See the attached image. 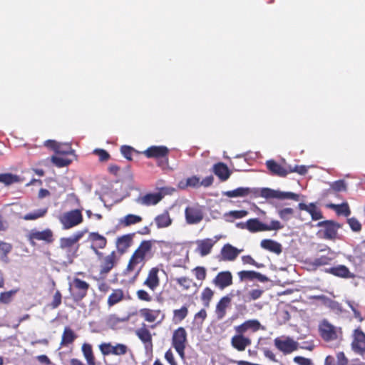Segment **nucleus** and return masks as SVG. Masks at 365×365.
<instances>
[{"instance_id":"f257e3e1","label":"nucleus","mask_w":365,"mask_h":365,"mask_svg":"<svg viewBox=\"0 0 365 365\" xmlns=\"http://www.w3.org/2000/svg\"><path fill=\"white\" fill-rule=\"evenodd\" d=\"M253 194L255 197H262L266 199H291L295 201L299 200V195L292 192H282L264 187L260 190L251 189L249 187H238L233 190L227 191L225 195L229 197H245Z\"/></svg>"},{"instance_id":"f03ea898","label":"nucleus","mask_w":365,"mask_h":365,"mask_svg":"<svg viewBox=\"0 0 365 365\" xmlns=\"http://www.w3.org/2000/svg\"><path fill=\"white\" fill-rule=\"evenodd\" d=\"M84 235L83 231H78L69 237H63L59 240V248L65 253L70 261L78 257L80 247L79 241Z\"/></svg>"},{"instance_id":"7ed1b4c3","label":"nucleus","mask_w":365,"mask_h":365,"mask_svg":"<svg viewBox=\"0 0 365 365\" xmlns=\"http://www.w3.org/2000/svg\"><path fill=\"white\" fill-rule=\"evenodd\" d=\"M169 149L165 145H152L141 153L147 158L155 159L157 165L165 170L169 167Z\"/></svg>"},{"instance_id":"20e7f679","label":"nucleus","mask_w":365,"mask_h":365,"mask_svg":"<svg viewBox=\"0 0 365 365\" xmlns=\"http://www.w3.org/2000/svg\"><path fill=\"white\" fill-rule=\"evenodd\" d=\"M248 231L251 233H255L264 231H277L284 228L282 225L277 220H272L269 224H266L259 221L258 218H251L247 220Z\"/></svg>"},{"instance_id":"39448f33","label":"nucleus","mask_w":365,"mask_h":365,"mask_svg":"<svg viewBox=\"0 0 365 365\" xmlns=\"http://www.w3.org/2000/svg\"><path fill=\"white\" fill-rule=\"evenodd\" d=\"M317 227H322L317 235L319 238L327 240H335L337 238L338 230L340 225L334 220H324L319 222Z\"/></svg>"},{"instance_id":"423d86ee","label":"nucleus","mask_w":365,"mask_h":365,"mask_svg":"<svg viewBox=\"0 0 365 365\" xmlns=\"http://www.w3.org/2000/svg\"><path fill=\"white\" fill-rule=\"evenodd\" d=\"M26 237L32 247H35L38 241L43 242L46 245L51 244L54 241V234L50 228H46L43 230L32 229Z\"/></svg>"},{"instance_id":"0eeeda50","label":"nucleus","mask_w":365,"mask_h":365,"mask_svg":"<svg viewBox=\"0 0 365 365\" xmlns=\"http://www.w3.org/2000/svg\"><path fill=\"white\" fill-rule=\"evenodd\" d=\"M58 220L63 228L68 230L81 224L83 221V217L81 210L75 209L63 212L58 217Z\"/></svg>"},{"instance_id":"6e6552de","label":"nucleus","mask_w":365,"mask_h":365,"mask_svg":"<svg viewBox=\"0 0 365 365\" xmlns=\"http://www.w3.org/2000/svg\"><path fill=\"white\" fill-rule=\"evenodd\" d=\"M90 284L79 278L75 277L69 283V291L75 302L81 301L88 294Z\"/></svg>"},{"instance_id":"1a4fd4ad","label":"nucleus","mask_w":365,"mask_h":365,"mask_svg":"<svg viewBox=\"0 0 365 365\" xmlns=\"http://www.w3.org/2000/svg\"><path fill=\"white\" fill-rule=\"evenodd\" d=\"M319 252H326L327 253L325 255L315 257L309 262V264L314 269H317L322 266L329 265L336 257V253L327 245H323L322 248L319 250Z\"/></svg>"},{"instance_id":"9d476101","label":"nucleus","mask_w":365,"mask_h":365,"mask_svg":"<svg viewBox=\"0 0 365 365\" xmlns=\"http://www.w3.org/2000/svg\"><path fill=\"white\" fill-rule=\"evenodd\" d=\"M319 332L322 339L327 342L336 340L341 334V328L334 327L325 319L319 324Z\"/></svg>"},{"instance_id":"9b49d317","label":"nucleus","mask_w":365,"mask_h":365,"mask_svg":"<svg viewBox=\"0 0 365 365\" xmlns=\"http://www.w3.org/2000/svg\"><path fill=\"white\" fill-rule=\"evenodd\" d=\"M274 346L284 355H288L297 351L299 343L289 336H280L274 339Z\"/></svg>"},{"instance_id":"f8f14e48","label":"nucleus","mask_w":365,"mask_h":365,"mask_svg":"<svg viewBox=\"0 0 365 365\" xmlns=\"http://www.w3.org/2000/svg\"><path fill=\"white\" fill-rule=\"evenodd\" d=\"M186 343V330L184 327H178L173 334L172 345L181 358H184L185 356Z\"/></svg>"},{"instance_id":"ddd939ff","label":"nucleus","mask_w":365,"mask_h":365,"mask_svg":"<svg viewBox=\"0 0 365 365\" xmlns=\"http://www.w3.org/2000/svg\"><path fill=\"white\" fill-rule=\"evenodd\" d=\"M101 259L100 275L106 277V275L116 266L119 258L115 251H112L109 255L98 258Z\"/></svg>"},{"instance_id":"4468645a","label":"nucleus","mask_w":365,"mask_h":365,"mask_svg":"<svg viewBox=\"0 0 365 365\" xmlns=\"http://www.w3.org/2000/svg\"><path fill=\"white\" fill-rule=\"evenodd\" d=\"M145 262L139 258L135 254L131 255L126 268L124 270L125 274H129L134 272L133 281H135L140 275V273L144 267Z\"/></svg>"},{"instance_id":"2eb2a0df","label":"nucleus","mask_w":365,"mask_h":365,"mask_svg":"<svg viewBox=\"0 0 365 365\" xmlns=\"http://www.w3.org/2000/svg\"><path fill=\"white\" fill-rule=\"evenodd\" d=\"M88 240L91 242V249L98 256V258L102 257L103 253L98 250L104 249L108 243L107 239L100 235L98 232H93L88 235Z\"/></svg>"},{"instance_id":"dca6fc26","label":"nucleus","mask_w":365,"mask_h":365,"mask_svg":"<svg viewBox=\"0 0 365 365\" xmlns=\"http://www.w3.org/2000/svg\"><path fill=\"white\" fill-rule=\"evenodd\" d=\"M351 341L352 350L359 354H365V334L359 328L356 329L353 331Z\"/></svg>"},{"instance_id":"f3484780","label":"nucleus","mask_w":365,"mask_h":365,"mask_svg":"<svg viewBox=\"0 0 365 365\" xmlns=\"http://www.w3.org/2000/svg\"><path fill=\"white\" fill-rule=\"evenodd\" d=\"M186 222L194 225L200 222L204 217L202 208L199 205L188 206L185 210Z\"/></svg>"},{"instance_id":"a211bd4d","label":"nucleus","mask_w":365,"mask_h":365,"mask_svg":"<svg viewBox=\"0 0 365 365\" xmlns=\"http://www.w3.org/2000/svg\"><path fill=\"white\" fill-rule=\"evenodd\" d=\"M160 269L158 267H152L148 273L147 277L143 282V285L147 287L150 290L154 292L160 284L159 277Z\"/></svg>"},{"instance_id":"6ab92c4d","label":"nucleus","mask_w":365,"mask_h":365,"mask_svg":"<svg viewBox=\"0 0 365 365\" xmlns=\"http://www.w3.org/2000/svg\"><path fill=\"white\" fill-rule=\"evenodd\" d=\"M241 250H238L232 245L225 244L221 249L218 256L219 261H234L238 257Z\"/></svg>"},{"instance_id":"aec40b11","label":"nucleus","mask_w":365,"mask_h":365,"mask_svg":"<svg viewBox=\"0 0 365 365\" xmlns=\"http://www.w3.org/2000/svg\"><path fill=\"white\" fill-rule=\"evenodd\" d=\"M213 284L221 290L232 284V274L230 271L220 272L212 280Z\"/></svg>"},{"instance_id":"412c9836","label":"nucleus","mask_w":365,"mask_h":365,"mask_svg":"<svg viewBox=\"0 0 365 365\" xmlns=\"http://www.w3.org/2000/svg\"><path fill=\"white\" fill-rule=\"evenodd\" d=\"M325 272L334 277L343 279H354L355 277V274L351 272L349 269L344 264L329 267L326 269Z\"/></svg>"},{"instance_id":"4be33fe9","label":"nucleus","mask_w":365,"mask_h":365,"mask_svg":"<svg viewBox=\"0 0 365 365\" xmlns=\"http://www.w3.org/2000/svg\"><path fill=\"white\" fill-rule=\"evenodd\" d=\"M217 240V238L216 240L206 238L204 240H197L196 242L197 245L196 251L200 254L201 257H205L209 255Z\"/></svg>"},{"instance_id":"5701e85b","label":"nucleus","mask_w":365,"mask_h":365,"mask_svg":"<svg viewBox=\"0 0 365 365\" xmlns=\"http://www.w3.org/2000/svg\"><path fill=\"white\" fill-rule=\"evenodd\" d=\"M152 240H143L140 242L138 247L134 251L133 254L139 258L146 262L148 257H151V250L153 247Z\"/></svg>"},{"instance_id":"b1692460","label":"nucleus","mask_w":365,"mask_h":365,"mask_svg":"<svg viewBox=\"0 0 365 365\" xmlns=\"http://www.w3.org/2000/svg\"><path fill=\"white\" fill-rule=\"evenodd\" d=\"M266 166L272 175L284 178L289 174V168H284L274 160L266 162Z\"/></svg>"},{"instance_id":"393cba45","label":"nucleus","mask_w":365,"mask_h":365,"mask_svg":"<svg viewBox=\"0 0 365 365\" xmlns=\"http://www.w3.org/2000/svg\"><path fill=\"white\" fill-rule=\"evenodd\" d=\"M135 334L145 344L146 349H153L152 335L145 324L135 331Z\"/></svg>"},{"instance_id":"a878e982","label":"nucleus","mask_w":365,"mask_h":365,"mask_svg":"<svg viewBox=\"0 0 365 365\" xmlns=\"http://www.w3.org/2000/svg\"><path fill=\"white\" fill-rule=\"evenodd\" d=\"M298 207L299 210L307 212L311 215L313 220H319L324 217L321 210L313 202L309 205L300 202Z\"/></svg>"},{"instance_id":"bb28decb","label":"nucleus","mask_w":365,"mask_h":365,"mask_svg":"<svg viewBox=\"0 0 365 365\" xmlns=\"http://www.w3.org/2000/svg\"><path fill=\"white\" fill-rule=\"evenodd\" d=\"M133 236L134 234H127L118 237L116 247L120 255L124 254L132 245Z\"/></svg>"},{"instance_id":"cd10ccee","label":"nucleus","mask_w":365,"mask_h":365,"mask_svg":"<svg viewBox=\"0 0 365 365\" xmlns=\"http://www.w3.org/2000/svg\"><path fill=\"white\" fill-rule=\"evenodd\" d=\"M231 344L237 351H243L251 344V339L242 334H236L232 337Z\"/></svg>"},{"instance_id":"c85d7f7f","label":"nucleus","mask_w":365,"mask_h":365,"mask_svg":"<svg viewBox=\"0 0 365 365\" xmlns=\"http://www.w3.org/2000/svg\"><path fill=\"white\" fill-rule=\"evenodd\" d=\"M163 197V195L160 192L148 193L142 197H138L137 202L146 206L155 205L162 200Z\"/></svg>"},{"instance_id":"c756f323","label":"nucleus","mask_w":365,"mask_h":365,"mask_svg":"<svg viewBox=\"0 0 365 365\" xmlns=\"http://www.w3.org/2000/svg\"><path fill=\"white\" fill-rule=\"evenodd\" d=\"M212 171L221 181L227 180L231 175L228 167L224 163L215 164L212 168Z\"/></svg>"},{"instance_id":"7c9ffc66","label":"nucleus","mask_w":365,"mask_h":365,"mask_svg":"<svg viewBox=\"0 0 365 365\" xmlns=\"http://www.w3.org/2000/svg\"><path fill=\"white\" fill-rule=\"evenodd\" d=\"M231 303V297L228 295L222 297L217 302L215 313L218 319H223L226 315V309Z\"/></svg>"},{"instance_id":"2f4dec72","label":"nucleus","mask_w":365,"mask_h":365,"mask_svg":"<svg viewBox=\"0 0 365 365\" xmlns=\"http://www.w3.org/2000/svg\"><path fill=\"white\" fill-rule=\"evenodd\" d=\"M238 276L242 281L246 279L253 280L255 279H258L261 282H265L268 281L267 277L255 271H240L238 272Z\"/></svg>"},{"instance_id":"473e14b6","label":"nucleus","mask_w":365,"mask_h":365,"mask_svg":"<svg viewBox=\"0 0 365 365\" xmlns=\"http://www.w3.org/2000/svg\"><path fill=\"white\" fill-rule=\"evenodd\" d=\"M125 299V293L122 289H114L108 297L107 304L109 307H112Z\"/></svg>"},{"instance_id":"72a5a7b5","label":"nucleus","mask_w":365,"mask_h":365,"mask_svg":"<svg viewBox=\"0 0 365 365\" xmlns=\"http://www.w3.org/2000/svg\"><path fill=\"white\" fill-rule=\"evenodd\" d=\"M260 246L262 248L277 255H279L282 251L281 244L271 239L262 240Z\"/></svg>"},{"instance_id":"f704fd0d","label":"nucleus","mask_w":365,"mask_h":365,"mask_svg":"<svg viewBox=\"0 0 365 365\" xmlns=\"http://www.w3.org/2000/svg\"><path fill=\"white\" fill-rule=\"evenodd\" d=\"M139 312L140 317L150 323L155 322L161 314L160 309H151L148 308H143L140 309Z\"/></svg>"},{"instance_id":"c9c22d12","label":"nucleus","mask_w":365,"mask_h":365,"mask_svg":"<svg viewBox=\"0 0 365 365\" xmlns=\"http://www.w3.org/2000/svg\"><path fill=\"white\" fill-rule=\"evenodd\" d=\"M76 338L75 332L69 327H66L61 336V346H66L71 344Z\"/></svg>"},{"instance_id":"e433bc0d","label":"nucleus","mask_w":365,"mask_h":365,"mask_svg":"<svg viewBox=\"0 0 365 365\" xmlns=\"http://www.w3.org/2000/svg\"><path fill=\"white\" fill-rule=\"evenodd\" d=\"M81 351L88 365H96L95 356L92 346L90 344L84 343L82 345Z\"/></svg>"},{"instance_id":"4c0bfd02","label":"nucleus","mask_w":365,"mask_h":365,"mask_svg":"<svg viewBox=\"0 0 365 365\" xmlns=\"http://www.w3.org/2000/svg\"><path fill=\"white\" fill-rule=\"evenodd\" d=\"M129 319V317H118L116 314H110L106 320V325L112 329H115L118 327L119 324L123 322H126Z\"/></svg>"},{"instance_id":"58836bf2","label":"nucleus","mask_w":365,"mask_h":365,"mask_svg":"<svg viewBox=\"0 0 365 365\" xmlns=\"http://www.w3.org/2000/svg\"><path fill=\"white\" fill-rule=\"evenodd\" d=\"M155 222L158 228H163L172 224V219L170 217L169 212L165 211L163 213L155 217Z\"/></svg>"},{"instance_id":"ea45409f","label":"nucleus","mask_w":365,"mask_h":365,"mask_svg":"<svg viewBox=\"0 0 365 365\" xmlns=\"http://www.w3.org/2000/svg\"><path fill=\"white\" fill-rule=\"evenodd\" d=\"M142 220L143 218L139 215L128 214L120 220V225L123 227H128L138 224L142 222Z\"/></svg>"},{"instance_id":"a19ab883","label":"nucleus","mask_w":365,"mask_h":365,"mask_svg":"<svg viewBox=\"0 0 365 365\" xmlns=\"http://www.w3.org/2000/svg\"><path fill=\"white\" fill-rule=\"evenodd\" d=\"M48 207L38 209L37 210H35L34 212L27 213L24 215L21 218L24 220L29 221V220H36L39 218H42L46 216V215L48 212Z\"/></svg>"},{"instance_id":"79ce46f5","label":"nucleus","mask_w":365,"mask_h":365,"mask_svg":"<svg viewBox=\"0 0 365 365\" xmlns=\"http://www.w3.org/2000/svg\"><path fill=\"white\" fill-rule=\"evenodd\" d=\"M48 207L38 209L37 210H35L34 212L27 213L24 215L21 218L24 220L29 221V220H36L39 218H42L46 216V215L48 212Z\"/></svg>"},{"instance_id":"37998d69","label":"nucleus","mask_w":365,"mask_h":365,"mask_svg":"<svg viewBox=\"0 0 365 365\" xmlns=\"http://www.w3.org/2000/svg\"><path fill=\"white\" fill-rule=\"evenodd\" d=\"M328 207L334 209L339 215H342L345 217H348L351 214V210L347 202H343L340 205L330 204Z\"/></svg>"},{"instance_id":"c03bdc74","label":"nucleus","mask_w":365,"mask_h":365,"mask_svg":"<svg viewBox=\"0 0 365 365\" xmlns=\"http://www.w3.org/2000/svg\"><path fill=\"white\" fill-rule=\"evenodd\" d=\"M20 182L19 176L12 173H3L0 174V182L9 185L15 182Z\"/></svg>"},{"instance_id":"a18cd8bd","label":"nucleus","mask_w":365,"mask_h":365,"mask_svg":"<svg viewBox=\"0 0 365 365\" xmlns=\"http://www.w3.org/2000/svg\"><path fill=\"white\" fill-rule=\"evenodd\" d=\"M214 296V291L210 287H205L201 293V300L205 307H209L210 303Z\"/></svg>"},{"instance_id":"49530a36","label":"nucleus","mask_w":365,"mask_h":365,"mask_svg":"<svg viewBox=\"0 0 365 365\" xmlns=\"http://www.w3.org/2000/svg\"><path fill=\"white\" fill-rule=\"evenodd\" d=\"M347 190V185L344 180H339L333 182L330 185L329 192H346Z\"/></svg>"},{"instance_id":"de8ad7c7","label":"nucleus","mask_w":365,"mask_h":365,"mask_svg":"<svg viewBox=\"0 0 365 365\" xmlns=\"http://www.w3.org/2000/svg\"><path fill=\"white\" fill-rule=\"evenodd\" d=\"M99 349L103 356L115 355L116 349V344H112L111 343H102L99 345Z\"/></svg>"},{"instance_id":"09e8293b","label":"nucleus","mask_w":365,"mask_h":365,"mask_svg":"<svg viewBox=\"0 0 365 365\" xmlns=\"http://www.w3.org/2000/svg\"><path fill=\"white\" fill-rule=\"evenodd\" d=\"M51 161L53 165H55L58 168H63L69 165L72 160L68 158H61L53 155L51 158Z\"/></svg>"},{"instance_id":"8fccbe9b","label":"nucleus","mask_w":365,"mask_h":365,"mask_svg":"<svg viewBox=\"0 0 365 365\" xmlns=\"http://www.w3.org/2000/svg\"><path fill=\"white\" fill-rule=\"evenodd\" d=\"M187 314H188L187 307L186 306H182L180 309H175L173 311V319H174V320H176L178 322H181L184 319H185V317L187 316Z\"/></svg>"},{"instance_id":"3c124183","label":"nucleus","mask_w":365,"mask_h":365,"mask_svg":"<svg viewBox=\"0 0 365 365\" xmlns=\"http://www.w3.org/2000/svg\"><path fill=\"white\" fill-rule=\"evenodd\" d=\"M56 153L60 155H71L74 153V150L72 149L71 144L59 143Z\"/></svg>"},{"instance_id":"603ef678","label":"nucleus","mask_w":365,"mask_h":365,"mask_svg":"<svg viewBox=\"0 0 365 365\" xmlns=\"http://www.w3.org/2000/svg\"><path fill=\"white\" fill-rule=\"evenodd\" d=\"M17 292L18 289H11L8 292H1L0 294V302L6 304H9Z\"/></svg>"},{"instance_id":"864d4df0","label":"nucleus","mask_w":365,"mask_h":365,"mask_svg":"<svg viewBox=\"0 0 365 365\" xmlns=\"http://www.w3.org/2000/svg\"><path fill=\"white\" fill-rule=\"evenodd\" d=\"M192 271L197 280L203 281L206 279L207 269H205V267L202 266H197L195 267Z\"/></svg>"},{"instance_id":"5fc2aeb1","label":"nucleus","mask_w":365,"mask_h":365,"mask_svg":"<svg viewBox=\"0 0 365 365\" xmlns=\"http://www.w3.org/2000/svg\"><path fill=\"white\" fill-rule=\"evenodd\" d=\"M294 210L291 207H286L281 209L278 211V215L279 217L284 220L288 221L291 219L292 215H294Z\"/></svg>"},{"instance_id":"6e6d98bb","label":"nucleus","mask_w":365,"mask_h":365,"mask_svg":"<svg viewBox=\"0 0 365 365\" xmlns=\"http://www.w3.org/2000/svg\"><path fill=\"white\" fill-rule=\"evenodd\" d=\"M247 330H251L253 332L257 331L261 328L260 322L257 319H250L245 322Z\"/></svg>"},{"instance_id":"4d7b16f0","label":"nucleus","mask_w":365,"mask_h":365,"mask_svg":"<svg viewBox=\"0 0 365 365\" xmlns=\"http://www.w3.org/2000/svg\"><path fill=\"white\" fill-rule=\"evenodd\" d=\"M93 153L98 157L101 162H106L110 158V154L104 149L96 148Z\"/></svg>"},{"instance_id":"13d9d810","label":"nucleus","mask_w":365,"mask_h":365,"mask_svg":"<svg viewBox=\"0 0 365 365\" xmlns=\"http://www.w3.org/2000/svg\"><path fill=\"white\" fill-rule=\"evenodd\" d=\"M347 223L354 232H360L361 230V224L356 217H350L347 219Z\"/></svg>"},{"instance_id":"bf43d9fd","label":"nucleus","mask_w":365,"mask_h":365,"mask_svg":"<svg viewBox=\"0 0 365 365\" xmlns=\"http://www.w3.org/2000/svg\"><path fill=\"white\" fill-rule=\"evenodd\" d=\"M178 285L182 287L184 289L187 290L191 287L192 280L187 277H178L175 279Z\"/></svg>"},{"instance_id":"052dcab7","label":"nucleus","mask_w":365,"mask_h":365,"mask_svg":"<svg viewBox=\"0 0 365 365\" xmlns=\"http://www.w3.org/2000/svg\"><path fill=\"white\" fill-rule=\"evenodd\" d=\"M248 215V212L245 210H232L226 213L225 215L226 217H231L233 219H240Z\"/></svg>"},{"instance_id":"680f3d73","label":"nucleus","mask_w":365,"mask_h":365,"mask_svg":"<svg viewBox=\"0 0 365 365\" xmlns=\"http://www.w3.org/2000/svg\"><path fill=\"white\" fill-rule=\"evenodd\" d=\"M61 301H62L61 293L60 292L59 290H57L55 292V294H54V295L53 297V300L50 303L49 306L52 309H56V308H58L61 305Z\"/></svg>"},{"instance_id":"e2e57ef3","label":"nucleus","mask_w":365,"mask_h":365,"mask_svg":"<svg viewBox=\"0 0 365 365\" xmlns=\"http://www.w3.org/2000/svg\"><path fill=\"white\" fill-rule=\"evenodd\" d=\"M349 359L343 351H339L336 354L335 365H348Z\"/></svg>"},{"instance_id":"0e129e2a","label":"nucleus","mask_w":365,"mask_h":365,"mask_svg":"<svg viewBox=\"0 0 365 365\" xmlns=\"http://www.w3.org/2000/svg\"><path fill=\"white\" fill-rule=\"evenodd\" d=\"M136 295L138 299L144 302H150L152 301V296L144 289H139L136 292Z\"/></svg>"},{"instance_id":"69168bd1","label":"nucleus","mask_w":365,"mask_h":365,"mask_svg":"<svg viewBox=\"0 0 365 365\" xmlns=\"http://www.w3.org/2000/svg\"><path fill=\"white\" fill-rule=\"evenodd\" d=\"M293 361L298 365H314L311 359L306 358L301 356H294Z\"/></svg>"},{"instance_id":"338daca9","label":"nucleus","mask_w":365,"mask_h":365,"mask_svg":"<svg viewBox=\"0 0 365 365\" xmlns=\"http://www.w3.org/2000/svg\"><path fill=\"white\" fill-rule=\"evenodd\" d=\"M122 155L128 160H132L133 153L134 149L128 145H122L120 148Z\"/></svg>"},{"instance_id":"774afa93","label":"nucleus","mask_w":365,"mask_h":365,"mask_svg":"<svg viewBox=\"0 0 365 365\" xmlns=\"http://www.w3.org/2000/svg\"><path fill=\"white\" fill-rule=\"evenodd\" d=\"M264 293V290L261 289H254L249 292L248 296L250 300H256L259 299Z\"/></svg>"}]
</instances>
